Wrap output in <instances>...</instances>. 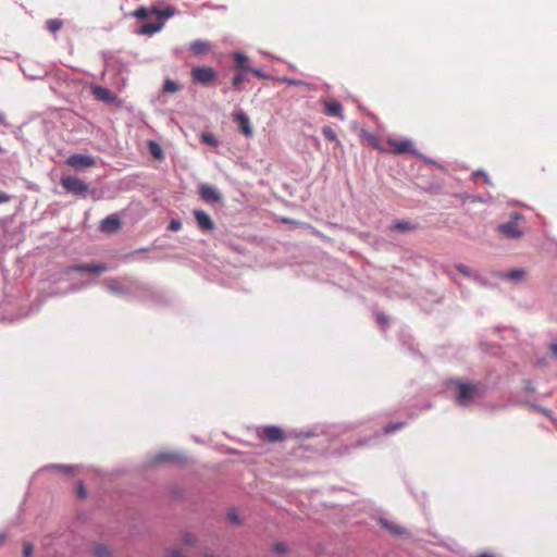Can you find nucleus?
<instances>
[{
  "instance_id": "f257e3e1",
  "label": "nucleus",
  "mask_w": 557,
  "mask_h": 557,
  "mask_svg": "<svg viewBox=\"0 0 557 557\" xmlns=\"http://www.w3.org/2000/svg\"><path fill=\"white\" fill-rule=\"evenodd\" d=\"M450 384L457 391L456 401L460 406H468L480 391L479 384L466 383L461 380H454Z\"/></svg>"
},
{
  "instance_id": "f03ea898",
  "label": "nucleus",
  "mask_w": 557,
  "mask_h": 557,
  "mask_svg": "<svg viewBox=\"0 0 557 557\" xmlns=\"http://www.w3.org/2000/svg\"><path fill=\"white\" fill-rule=\"evenodd\" d=\"M523 220L524 218L521 214L513 213L510 221L497 226L498 234L509 239H520L524 234L521 225Z\"/></svg>"
},
{
  "instance_id": "7ed1b4c3",
  "label": "nucleus",
  "mask_w": 557,
  "mask_h": 557,
  "mask_svg": "<svg viewBox=\"0 0 557 557\" xmlns=\"http://www.w3.org/2000/svg\"><path fill=\"white\" fill-rule=\"evenodd\" d=\"M60 183L66 193L75 196L86 197L90 191L89 185L75 176H62Z\"/></svg>"
},
{
  "instance_id": "20e7f679",
  "label": "nucleus",
  "mask_w": 557,
  "mask_h": 557,
  "mask_svg": "<svg viewBox=\"0 0 557 557\" xmlns=\"http://www.w3.org/2000/svg\"><path fill=\"white\" fill-rule=\"evenodd\" d=\"M413 144L409 139L398 138H386L385 139V151L395 154H403L412 151Z\"/></svg>"
},
{
  "instance_id": "39448f33",
  "label": "nucleus",
  "mask_w": 557,
  "mask_h": 557,
  "mask_svg": "<svg viewBox=\"0 0 557 557\" xmlns=\"http://www.w3.org/2000/svg\"><path fill=\"white\" fill-rule=\"evenodd\" d=\"M257 434L260 440L269 443H280L286 438L284 430L276 425L264 426Z\"/></svg>"
},
{
  "instance_id": "423d86ee",
  "label": "nucleus",
  "mask_w": 557,
  "mask_h": 557,
  "mask_svg": "<svg viewBox=\"0 0 557 557\" xmlns=\"http://www.w3.org/2000/svg\"><path fill=\"white\" fill-rule=\"evenodd\" d=\"M190 75L194 82L206 85L216 77V72L210 66L201 65L194 67Z\"/></svg>"
},
{
  "instance_id": "0eeeda50",
  "label": "nucleus",
  "mask_w": 557,
  "mask_h": 557,
  "mask_svg": "<svg viewBox=\"0 0 557 557\" xmlns=\"http://www.w3.org/2000/svg\"><path fill=\"white\" fill-rule=\"evenodd\" d=\"M66 164L75 170H82L95 166L96 161L91 156L74 153L66 159Z\"/></svg>"
},
{
  "instance_id": "6e6552de",
  "label": "nucleus",
  "mask_w": 557,
  "mask_h": 557,
  "mask_svg": "<svg viewBox=\"0 0 557 557\" xmlns=\"http://www.w3.org/2000/svg\"><path fill=\"white\" fill-rule=\"evenodd\" d=\"M198 193L200 198L208 203L220 202L223 198L220 190L216 187L209 184H200Z\"/></svg>"
},
{
  "instance_id": "1a4fd4ad",
  "label": "nucleus",
  "mask_w": 557,
  "mask_h": 557,
  "mask_svg": "<svg viewBox=\"0 0 557 557\" xmlns=\"http://www.w3.org/2000/svg\"><path fill=\"white\" fill-rule=\"evenodd\" d=\"M194 216L200 231L211 232L214 230V222L212 221L210 215L206 213L203 210H194Z\"/></svg>"
},
{
  "instance_id": "9d476101",
  "label": "nucleus",
  "mask_w": 557,
  "mask_h": 557,
  "mask_svg": "<svg viewBox=\"0 0 557 557\" xmlns=\"http://www.w3.org/2000/svg\"><path fill=\"white\" fill-rule=\"evenodd\" d=\"M106 264H78L70 267L65 270V273L70 272H83V273H92V274H99L101 272H104L107 270Z\"/></svg>"
},
{
  "instance_id": "9b49d317",
  "label": "nucleus",
  "mask_w": 557,
  "mask_h": 557,
  "mask_svg": "<svg viewBox=\"0 0 557 557\" xmlns=\"http://www.w3.org/2000/svg\"><path fill=\"white\" fill-rule=\"evenodd\" d=\"M211 49L212 44L208 40L197 39L189 45V51L195 57L207 54Z\"/></svg>"
},
{
  "instance_id": "f8f14e48",
  "label": "nucleus",
  "mask_w": 557,
  "mask_h": 557,
  "mask_svg": "<svg viewBox=\"0 0 557 557\" xmlns=\"http://www.w3.org/2000/svg\"><path fill=\"white\" fill-rule=\"evenodd\" d=\"M235 122L237 123L239 132L246 136L250 137L252 135V127L250 126V121L247 114L244 112H237L234 116Z\"/></svg>"
},
{
  "instance_id": "ddd939ff",
  "label": "nucleus",
  "mask_w": 557,
  "mask_h": 557,
  "mask_svg": "<svg viewBox=\"0 0 557 557\" xmlns=\"http://www.w3.org/2000/svg\"><path fill=\"white\" fill-rule=\"evenodd\" d=\"M121 228V222L114 214L107 216L101 221L100 230L107 234L116 233Z\"/></svg>"
},
{
  "instance_id": "4468645a",
  "label": "nucleus",
  "mask_w": 557,
  "mask_h": 557,
  "mask_svg": "<svg viewBox=\"0 0 557 557\" xmlns=\"http://www.w3.org/2000/svg\"><path fill=\"white\" fill-rule=\"evenodd\" d=\"M323 112L326 115H330V116H336V117H339L342 120L344 119L343 106L338 101H326V102H324Z\"/></svg>"
},
{
  "instance_id": "2eb2a0df",
  "label": "nucleus",
  "mask_w": 557,
  "mask_h": 557,
  "mask_svg": "<svg viewBox=\"0 0 557 557\" xmlns=\"http://www.w3.org/2000/svg\"><path fill=\"white\" fill-rule=\"evenodd\" d=\"M92 95L96 97V99L104 102H111L113 99L111 91L101 86L92 87Z\"/></svg>"
},
{
  "instance_id": "dca6fc26",
  "label": "nucleus",
  "mask_w": 557,
  "mask_h": 557,
  "mask_svg": "<svg viewBox=\"0 0 557 557\" xmlns=\"http://www.w3.org/2000/svg\"><path fill=\"white\" fill-rule=\"evenodd\" d=\"M417 228V225L409 222V221H403V220H397L395 221L392 226H391V230L392 231H395V232H411V231H414Z\"/></svg>"
},
{
  "instance_id": "f3484780",
  "label": "nucleus",
  "mask_w": 557,
  "mask_h": 557,
  "mask_svg": "<svg viewBox=\"0 0 557 557\" xmlns=\"http://www.w3.org/2000/svg\"><path fill=\"white\" fill-rule=\"evenodd\" d=\"M380 524L386 529L389 533L392 534H395V535H403L406 533V530L400 527V525H397L391 521H387L385 519H381L380 520Z\"/></svg>"
},
{
  "instance_id": "a211bd4d",
  "label": "nucleus",
  "mask_w": 557,
  "mask_h": 557,
  "mask_svg": "<svg viewBox=\"0 0 557 557\" xmlns=\"http://www.w3.org/2000/svg\"><path fill=\"white\" fill-rule=\"evenodd\" d=\"M235 69L239 71H248L250 66L247 65L248 58L240 52L234 53Z\"/></svg>"
},
{
  "instance_id": "6ab92c4d",
  "label": "nucleus",
  "mask_w": 557,
  "mask_h": 557,
  "mask_svg": "<svg viewBox=\"0 0 557 557\" xmlns=\"http://www.w3.org/2000/svg\"><path fill=\"white\" fill-rule=\"evenodd\" d=\"M162 26V23H146L140 27L139 33L143 35H151L159 32Z\"/></svg>"
},
{
  "instance_id": "aec40b11",
  "label": "nucleus",
  "mask_w": 557,
  "mask_h": 557,
  "mask_svg": "<svg viewBox=\"0 0 557 557\" xmlns=\"http://www.w3.org/2000/svg\"><path fill=\"white\" fill-rule=\"evenodd\" d=\"M176 10L173 7H166L163 10H159L156 7L151 9V13L156 14L159 18H169L175 14Z\"/></svg>"
},
{
  "instance_id": "412c9836",
  "label": "nucleus",
  "mask_w": 557,
  "mask_h": 557,
  "mask_svg": "<svg viewBox=\"0 0 557 557\" xmlns=\"http://www.w3.org/2000/svg\"><path fill=\"white\" fill-rule=\"evenodd\" d=\"M525 275L524 270L522 269H513L503 275V277L509 280V281H519L523 278Z\"/></svg>"
},
{
  "instance_id": "4be33fe9",
  "label": "nucleus",
  "mask_w": 557,
  "mask_h": 557,
  "mask_svg": "<svg viewBox=\"0 0 557 557\" xmlns=\"http://www.w3.org/2000/svg\"><path fill=\"white\" fill-rule=\"evenodd\" d=\"M63 26V22L59 18H51L47 21V28L51 33H57Z\"/></svg>"
},
{
  "instance_id": "5701e85b",
  "label": "nucleus",
  "mask_w": 557,
  "mask_h": 557,
  "mask_svg": "<svg viewBox=\"0 0 557 557\" xmlns=\"http://www.w3.org/2000/svg\"><path fill=\"white\" fill-rule=\"evenodd\" d=\"M245 71H239L236 73V75L233 77L232 84L233 87L237 90L242 89V84L246 81V76L244 74Z\"/></svg>"
},
{
  "instance_id": "b1692460",
  "label": "nucleus",
  "mask_w": 557,
  "mask_h": 557,
  "mask_svg": "<svg viewBox=\"0 0 557 557\" xmlns=\"http://www.w3.org/2000/svg\"><path fill=\"white\" fill-rule=\"evenodd\" d=\"M149 149H150L151 154L154 158H157V159L163 158V151H162L161 147L159 146V144H157L156 141H153V140L149 141Z\"/></svg>"
},
{
  "instance_id": "393cba45",
  "label": "nucleus",
  "mask_w": 557,
  "mask_h": 557,
  "mask_svg": "<svg viewBox=\"0 0 557 557\" xmlns=\"http://www.w3.org/2000/svg\"><path fill=\"white\" fill-rule=\"evenodd\" d=\"M369 143L370 145L377 149L379 151H382L384 152L385 151V140H380L377 137L375 136H370L369 137Z\"/></svg>"
},
{
  "instance_id": "a878e982",
  "label": "nucleus",
  "mask_w": 557,
  "mask_h": 557,
  "mask_svg": "<svg viewBox=\"0 0 557 557\" xmlns=\"http://www.w3.org/2000/svg\"><path fill=\"white\" fill-rule=\"evenodd\" d=\"M322 134L325 137V139L329 140V141H336L337 140V135H336L335 131L332 127H330V126H324L322 128Z\"/></svg>"
},
{
  "instance_id": "bb28decb",
  "label": "nucleus",
  "mask_w": 557,
  "mask_h": 557,
  "mask_svg": "<svg viewBox=\"0 0 557 557\" xmlns=\"http://www.w3.org/2000/svg\"><path fill=\"white\" fill-rule=\"evenodd\" d=\"M201 141L207 144V145H210V146H218V140L215 138V136L211 133H202L201 136Z\"/></svg>"
},
{
  "instance_id": "cd10ccee",
  "label": "nucleus",
  "mask_w": 557,
  "mask_h": 557,
  "mask_svg": "<svg viewBox=\"0 0 557 557\" xmlns=\"http://www.w3.org/2000/svg\"><path fill=\"white\" fill-rule=\"evenodd\" d=\"M94 554L97 557H108L109 556V549L106 545L99 544L94 548Z\"/></svg>"
},
{
  "instance_id": "c85d7f7f",
  "label": "nucleus",
  "mask_w": 557,
  "mask_h": 557,
  "mask_svg": "<svg viewBox=\"0 0 557 557\" xmlns=\"http://www.w3.org/2000/svg\"><path fill=\"white\" fill-rule=\"evenodd\" d=\"M150 12H151V10L149 11L148 9L141 7V8H138L135 10L134 16H136L139 20H145L148 17Z\"/></svg>"
},
{
  "instance_id": "c756f323",
  "label": "nucleus",
  "mask_w": 557,
  "mask_h": 557,
  "mask_svg": "<svg viewBox=\"0 0 557 557\" xmlns=\"http://www.w3.org/2000/svg\"><path fill=\"white\" fill-rule=\"evenodd\" d=\"M163 89L166 92H174V91L178 90V86H177V84L175 82H173L171 79H168L164 83Z\"/></svg>"
},
{
  "instance_id": "7c9ffc66",
  "label": "nucleus",
  "mask_w": 557,
  "mask_h": 557,
  "mask_svg": "<svg viewBox=\"0 0 557 557\" xmlns=\"http://www.w3.org/2000/svg\"><path fill=\"white\" fill-rule=\"evenodd\" d=\"M175 456L172 454H159L154 457V462H163L169 460H174Z\"/></svg>"
},
{
  "instance_id": "2f4dec72",
  "label": "nucleus",
  "mask_w": 557,
  "mask_h": 557,
  "mask_svg": "<svg viewBox=\"0 0 557 557\" xmlns=\"http://www.w3.org/2000/svg\"><path fill=\"white\" fill-rule=\"evenodd\" d=\"M403 426H404V423H403V422H399V423H391V424H387V425H385V426H384V432H385L386 434H388V433H392V432H394V431H396V430L401 429Z\"/></svg>"
},
{
  "instance_id": "473e14b6",
  "label": "nucleus",
  "mask_w": 557,
  "mask_h": 557,
  "mask_svg": "<svg viewBox=\"0 0 557 557\" xmlns=\"http://www.w3.org/2000/svg\"><path fill=\"white\" fill-rule=\"evenodd\" d=\"M247 72H250L253 75H256L257 77L264 78V79H268L271 77L269 74H265L261 70L255 69V67H249Z\"/></svg>"
},
{
  "instance_id": "72a5a7b5",
  "label": "nucleus",
  "mask_w": 557,
  "mask_h": 557,
  "mask_svg": "<svg viewBox=\"0 0 557 557\" xmlns=\"http://www.w3.org/2000/svg\"><path fill=\"white\" fill-rule=\"evenodd\" d=\"M182 228V223L178 220H172L169 224V230L172 232H177Z\"/></svg>"
},
{
  "instance_id": "f704fd0d",
  "label": "nucleus",
  "mask_w": 557,
  "mask_h": 557,
  "mask_svg": "<svg viewBox=\"0 0 557 557\" xmlns=\"http://www.w3.org/2000/svg\"><path fill=\"white\" fill-rule=\"evenodd\" d=\"M274 550L280 553V554H285L288 550V546H287V544H285L283 542L276 543L274 545Z\"/></svg>"
},
{
  "instance_id": "c9c22d12",
  "label": "nucleus",
  "mask_w": 557,
  "mask_h": 557,
  "mask_svg": "<svg viewBox=\"0 0 557 557\" xmlns=\"http://www.w3.org/2000/svg\"><path fill=\"white\" fill-rule=\"evenodd\" d=\"M33 552H34L33 545L29 543H24V546H23L24 557H30L33 555Z\"/></svg>"
},
{
  "instance_id": "e433bc0d",
  "label": "nucleus",
  "mask_w": 557,
  "mask_h": 557,
  "mask_svg": "<svg viewBox=\"0 0 557 557\" xmlns=\"http://www.w3.org/2000/svg\"><path fill=\"white\" fill-rule=\"evenodd\" d=\"M77 496L82 499L86 498V496H87V491H86L85 486L83 485V483H79L77 486Z\"/></svg>"
},
{
  "instance_id": "4c0bfd02",
  "label": "nucleus",
  "mask_w": 557,
  "mask_h": 557,
  "mask_svg": "<svg viewBox=\"0 0 557 557\" xmlns=\"http://www.w3.org/2000/svg\"><path fill=\"white\" fill-rule=\"evenodd\" d=\"M456 269H457L460 273H462L463 275H466V276H470V275H471V272H470L469 268H468V267H466V265H463V264H457V265H456Z\"/></svg>"
},
{
  "instance_id": "58836bf2",
  "label": "nucleus",
  "mask_w": 557,
  "mask_h": 557,
  "mask_svg": "<svg viewBox=\"0 0 557 557\" xmlns=\"http://www.w3.org/2000/svg\"><path fill=\"white\" fill-rule=\"evenodd\" d=\"M228 519L236 524L240 523L238 516L234 511L228 512Z\"/></svg>"
},
{
  "instance_id": "ea45409f",
  "label": "nucleus",
  "mask_w": 557,
  "mask_h": 557,
  "mask_svg": "<svg viewBox=\"0 0 557 557\" xmlns=\"http://www.w3.org/2000/svg\"><path fill=\"white\" fill-rule=\"evenodd\" d=\"M0 126H3V127L10 126V124L7 121L5 115L2 112H0Z\"/></svg>"
},
{
  "instance_id": "a19ab883",
  "label": "nucleus",
  "mask_w": 557,
  "mask_h": 557,
  "mask_svg": "<svg viewBox=\"0 0 557 557\" xmlns=\"http://www.w3.org/2000/svg\"><path fill=\"white\" fill-rule=\"evenodd\" d=\"M184 542L188 545H193L195 543V537L190 534H185Z\"/></svg>"
},
{
  "instance_id": "79ce46f5",
  "label": "nucleus",
  "mask_w": 557,
  "mask_h": 557,
  "mask_svg": "<svg viewBox=\"0 0 557 557\" xmlns=\"http://www.w3.org/2000/svg\"><path fill=\"white\" fill-rule=\"evenodd\" d=\"M549 350H550L552 355L557 358V343L550 344L549 345Z\"/></svg>"
},
{
  "instance_id": "37998d69",
  "label": "nucleus",
  "mask_w": 557,
  "mask_h": 557,
  "mask_svg": "<svg viewBox=\"0 0 557 557\" xmlns=\"http://www.w3.org/2000/svg\"><path fill=\"white\" fill-rule=\"evenodd\" d=\"M171 557H183V554L178 549H173L170 554Z\"/></svg>"
},
{
  "instance_id": "c03bdc74",
  "label": "nucleus",
  "mask_w": 557,
  "mask_h": 557,
  "mask_svg": "<svg viewBox=\"0 0 557 557\" xmlns=\"http://www.w3.org/2000/svg\"><path fill=\"white\" fill-rule=\"evenodd\" d=\"M9 200V196L4 193H0V203L5 202Z\"/></svg>"
},
{
  "instance_id": "a18cd8bd",
  "label": "nucleus",
  "mask_w": 557,
  "mask_h": 557,
  "mask_svg": "<svg viewBox=\"0 0 557 557\" xmlns=\"http://www.w3.org/2000/svg\"><path fill=\"white\" fill-rule=\"evenodd\" d=\"M143 251H147V248H141V249H138V250H136V251L129 252L128 255H126V257H132V256H134L135 253L143 252Z\"/></svg>"
},
{
  "instance_id": "49530a36",
  "label": "nucleus",
  "mask_w": 557,
  "mask_h": 557,
  "mask_svg": "<svg viewBox=\"0 0 557 557\" xmlns=\"http://www.w3.org/2000/svg\"><path fill=\"white\" fill-rule=\"evenodd\" d=\"M5 540H7V534L0 533V546L5 542Z\"/></svg>"
},
{
  "instance_id": "de8ad7c7",
  "label": "nucleus",
  "mask_w": 557,
  "mask_h": 557,
  "mask_svg": "<svg viewBox=\"0 0 557 557\" xmlns=\"http://www.w3.org/2000/svg\"><path fill=\"white\" fill-rule=\"evenodd\" d=\"M475 557H493V556H492V555H490V554H480V555H478V556H475Z\"/></svg>"
},
{
  "instance_id": "09e8293b",
  "label": "nucleus",
  "mask_w": 557,
  "mask_h": 557,
  "mask_svg": "<svg viewBox=\"0 0 557 557\" xmlns=\"http://www.w3.org/2000/svg\"><path fill=\"white\" fill-rule=\"evenodd\" d=\"M289 84L298 85V84H300V83H299V82H296V81H289Z\"/></svg>"
},
{
  "instance_id": "8fccbe9b",
  "label": "nucleus",
  "mask_w": 557,
  "mask_h": 557,
  "mask_svg": "<svg viewBox=\"0 0 557 557\" xmlns=\"http://www.w3.org/2000/svg\"><path fill=\"white\" fill-rule=\"evenodd\" d=\"M380 322H385V319L379 318Z\"/></svg>"
},
{
  "instance_id": "3c124183",
  "label": "nucleus",
  "mask_w": 557,
  "mask_h": 557,
  "mask_svg": "<svg viewBox=\"0 0 557 557\" xmlns=\"http://www.w3.org/2000/svg\"><path fill=\"white\" fill-rule=\"evenodd\" d=\"M205 557H213L212 555H206Z\"/></svg>"
},
{
  "instance_id": "603ef678",
  "label": "nucleus",
  "mask_w": 557,
  "mask_h": 557,
  "mask_svg": "<svg viewBox=\"0 0 557 557\" xmlns=\"http://www.w3.org/2000/svg\"><path fill=\"white\" fill-rule=\"evenodd\" d=\"M0 152H2V148L0 147Z\"/></svg>"
}]
</instances>
